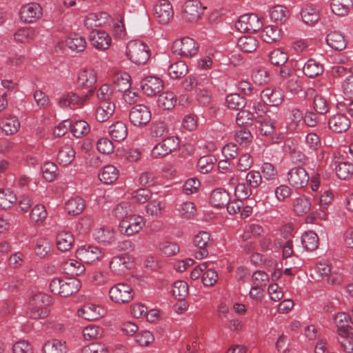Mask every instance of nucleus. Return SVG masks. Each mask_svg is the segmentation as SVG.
<instances>
[{
  "instance_id": "obj_1",
  "label": "nucleus",
  "mask_w": 353,
  "mask_h": 353,
  "mask_svg": "<svg viewBox=\"0 0 353 353\" xmlns=\"http://www.w3.org/2000/svg\"><path fill=\"white\" fill-rule=\"evenodd\" d=\"M52 303V297L45 293L38 292L34 294L28 303L26 316L32 319L46 318L50 313L46 307Z\"/></svg>"
},
{
  "instance_id": "obj_2",
  "label": "nucleus",
  "mask_w": 353,
  "mask_h": 353,
  "mask_svg": "<svg viewBox=\"0 0 353 353\" xmlns=\"http://www.w3.org/2000/svg\"><path fill=\"white\" fill-rule=\"evenodd\" d=\"M126 54L134 63L143 65L150 59V50L149 47L141 41H130L127 46Z\"/></svg>"
},
{
  "instance_id": "obj_3",
  "label": "nucleus",
  "mask_w": 353,
  "mask_h": 353,
  "mask_svg": "<svg viewBox=\"0 0 353 353\" xmlns=\"http://www.w3.org/2000/svg\"><path fill=\"white\" fill-rule=\"evenodd\" d=\"M97 81V72L91 68H81L77 73V85L81 89L88 90L86 95L90 97L94 93Z\"/></svg>"
},
{
  "instance_id": "obj_4",
  "label": "nucleus",
  "mask_w": 353,
  "mask_h": 353,
  "mask_svg": "<svg viewBox=\"0 0 353 353\" xmlns=\"http://www.w3.org/2000/svg\"><path fill=\"white\" fill-rule=\"evenodd\" d=\"M199 46L196 41L190 37H183L174 41L172 51L181 57L190 58L197 54Z\"/></svg>"
},
{
  "instance_id": "obj_5",
  "label": "nucleus",
  "mask_w": 353,
  "mask_h": 353,
  "mask_svg": "<svg viewBox=\"0 0 353 353\" xmlns=\"http://www.w3.org/2000/svg\"><path fill=\"white\" fill-rule=\"evenodd\" d=\"M110 299L118 304L129 303L134 296L132 288L127 283H119L109 290Z\"/></svg>"
},
{
  "instance_id": "obj_6",
  "label": "nucleus",
  "mask_w": 353,
  "mask_h": 353,
  "mask_svg": "<svg viewBox=\"0 0 353 353\" xmlns=\"http://www.w3.org/2000/svg\"><path fill=\"white\" fill-rule=\"evenodd\" d=\"M179 146V140L174 136L168 137L152 148L151 155L154 159L163 158L173 151L176 150Z\"/></svg>"
},
{
  "instance_id": "obj_7",
  "label": "nucleus",
  "mask_w": 353,
  "mask_h": 353,
  "mask_svg": "<svg viewBox=\"0 0 353 353\" xmlns=\"http://www.w3.org/2000/svg\"><path fill=\"white\" fill-rule=\"evenodd\" d=\"M204 9L200 1L187 0L182 7V18L188 22H196L203 15Z\"/></svg>"
},
{
  "instance_id": "obj_8",
  "label": "nucleus",
  "mask_w": 353,
  "mask_h": 353,
  "mask_svg": "<svg viewBox=\"0 0 353 353\" xmlns=\"http://www.w3.org/2000/svg\"><path fill=\"white\" fill-rule=\"evenodd\" d=\"M263 23L256 14L241 15L235 23V27L242 32H256L261 30Z\"/></svg>"
},
{
  "instance_id": "obj_9",
  "label": "nucleus",
  "mask_w": 353,
  "mask_h": 353,
  "mask_svg": "<svg viewBox=\"0 0 353 353\" xmlns=\"http://www.w3.org/2000/svg\"><path fill=\"white\" fill-rule=\"evenodd\" d=\"M130 123L137 127L146 125L151 120V112L148 106L137 104L133 106L129 112Z\"/></svg>"
},
{
  "instance_id": "obj_10",
  "label": "nucleus",
  "mask_w": 353,
  "mask_h": 353,
  "mask_svg": "<svg viewBox=\"0 0 353 353\" xmlns=\"http://www.w3.org/2000/svg\"><path fill=\"white\" fill-rule=\"evenodd\" d=\"M288 181L294 188H303L308 184L310 176L305 168L301 166L291 168L288 174Z\"/></svg>"
},
{
  "instance_id": "obj_11",
  "label": "nucleus",
  "mask_w": 353,
  "mask_h": 353,
  "mask_svg": "<svg viewBox=\"0 0 353 353\" xmlns=\"http://www.w3.org/2000/svg\"><path fill=\"white\" fill-rule=\"evenodd\" d=\"M194 245L198 249L194 251V256L196 259H202L208 255V248L211 245L210 234L205 231H201L195 235Z\"/></svg>"
},
{
  "instance_id": "obj_12",
  "label": "nucleus",
  "mask_w": 353,
  "mask_h": 353,
  "mask_svg": "<svg viewBox=\"0 0 353 353\" xmlns=\"http://www.w3.org/2000/svg\"><path fill=\"white\" fill-rule=\"evenodd\" d=\"M174 12L168 0H160L154 6V16L161 24H167L173 17Z\"/></svg>"
},
{
  "instance_id": "obj_13",
  "label": "nucleus",
  "mask_w": 353,
  "mask_h": 353,
  "mask_svg": "<svg viewBox=\"0 0 353 353\" xmlns=\"http://www.w3.org/2000/svg\"><path fill=\"white\" fill-rule=\"evenodd\" d=\"M81 261L91 264L99 261L103 256L100 248L92 245H84L79 248L76 252Z\"/></svg>"
},
{
  "instance_id": "obj_14",
  "label": "nucleus",
  "mask_w": 353,
  "mask_h": 353,
  "mask_svg": "<svg viewBox=\"0 0 353 353\" xmlns=\"http://www.w3.org/2000/svg\"><path fill=\"white\" fill-rule=\"evenodd\" d=\"M143 218L137 215H130L120 222L119 228L121 232L128 236L138 233L143 227Z\"/></svg>"
},
{
  "instance_id": "obj_15",
  "label": "nucleus",
  "mask_w": 353,
  "mask_h": 353,
  "mask_svg": "<svg viewBox=\"0 0 353 353\" xmlns=\"http://www.w3.org/2000/svg\"><path fill=\"white\" fill-rule=\"evenodd\" d=\"M327 124L332 132L343 133L350 128L351 122L346 114L336 113L330 117Z\"/></svg>"
},
{
  "instance_id": "obj_16",
  "label": "nucleus",
  "mask_w": 353,
  "mask_h": 353,
  "mask_svg": "<svg viewBox=\"0 0 353 353\" xmlns=\"http://www.w3.org/2000/svg\"><path fill=\"white\" fill-rule=\"evenodd\" d=\"M134 261L127 254L114 256L110 262V270L116 274H123L134 267Z\"/></svg>"
},
{
  "instance_id": "obj_17",
  "label": "nucleus",
  "mask_w": 353,
  "mask_h": 353,
  "mask_svg": "<svg viewBox=\"0 0 353 353\" xmlns=\"http://www.w3.org/2000/svg\"><path fill=\"white\" fill-rule=\"evenodd\" d=\"M141 87L144 94L152 97L163 90V82L157 77L148 76L141 81Z\"/></svg>"
},
{
  "instance_id": "obj_18",
  "label": "nucleus",
  "mask_w": 353,
  "mask_h": 353,
  "mask_svg": "<svg viewBox=\"0 0 353 353\" xmlns=\"http://www.w3.org/2000/svg\"><path fill=\"white\" fill-rule=\"evenodd\" d=\"M21 19L26 23H32L42 15V9L37 3H30L23 6L19 11Z\"/></svg>"
},
{
  "instance_id": "obj_19",
  "label": "nucleus",
  "mask_w": 353,
  "mask_h": 353,
  "mask_svg": "<svg viewBox=\"0 0 353 353\" xmlns=\"http://www.w3.org/2000/svg\"><path fill=\"white\" fill-rule=\"evenodd\" d=\"M336 333L340 348L346 353L353 352V327L336 330Z\"/></svg>"
},
{
  "instance_id": "obj_20",
  "label": "nucleus",
  "mask_w": 353,
  "mask_h": 353,
  "mask_svg": "<svg viewBox=\"0 0 353 353\" xmlns=\"http://www.w3.org/2000/svg\"><path fill=\"white\" fill-rule=\"evenodd\" d=\"M79 316L88 321H97L104 315V310L97 305L88 303L77 310Z\"/></svg>"
},
{
  "instance_id": "obj_21",
  "label": "nucleus",
  "mask_w": 353,
  "mask_h": 353,
  "mask_svg": "<svg viewBox=\"0 0 353 353\" xmlns=\"http://www.w3.org/2000/svg\"><path fill=\"white\" fill-rule=\"evenodd\" d=\"M88 95L85 94L79 96L77 94L70 92L63 94L59 99V104L63 108H75L83 105L88 99Z\"/></svg>"
},
{
  "instance_id": "obj_22",
  "label": "nucleus",
  "mask_w": 353,
  "mask_h": 353,
  "mask_svg": "<svg viewBox=\"0 0 353 353\" xmlns=\"http://www.w3.org/2000/svg\"><path fill=\"white\" fill-rule=\"evenodd\" d=\"M261 98L266 105L277 106L283 102L284 94L279 88H266L262 90Z\"/></svg>"
},
{
  "instance_id": "obj_23",
  "label": "nucleus",
  "mask_w": 353,
  "mask_h": 353,
  "mask_svg": "<svg viewBox=\"0 0 353 353\" xmlns=\"http://www.w3.org/2000/svg\"><path fill=\"white\" fill-rule=\"evenodd\" d=\"M285 152L290 155L295 163L304 164L307 161L305 154L301 151L299 145L293 140H288L284 146Z\"/></svg>"
},
{
  "instance_id": "obj_24",
  "label": "nucleus",
  "mask_w": 353,
  "mask_h": 353,
  "mask_svg": "<svg viewBox=\"0 0 353 353\" xmlns=\"http://www.w3.org/2000/svg\"><path fill=\"white\" fill-rule=\"evenodd\" d=\"M91 43L97 49H107L111 42V38L107 32L101 30H93L90 36Z\"/></svg>"
},
{
  "instance_id": "obj_25",
  "label": "nucleus",
  "mask_w": 353,
  "mask_h": 353,
  "mask_svg": "<svg viewBox=\"0 0 353 353\" xmlns=\"http://www.w3.org/2000/svg\"><path fill=\"white\" fill-rule=\"evenodd\" d=\"M290 112L288 121L287 122V129L289 132H298L300 128V124L303 119V114L297 107L289 108Z\"/></svg>"
},
{
  "instance_id": "obj_26",
  "label": "nucleus",
  "mask_w": 353,
  "mask_h": 353,
  "mask_svg": "<svg viewBox=\"0 0 353 353\" xmlns=\"http://www.w3.org/2000/svg\"><path fill=\"white\" fill-rule=\"evenodd\" d=\"M74 242V236L69 231H60L57 235L56 244L58 250L61 252L69 251Z\"/></svg>"
},
{
  "instance_id": "obj_27",
  "label": "nucleus",
  "mask_w": 353,
  "mask_h": 353,
  "mask_svg": "<svg viewBox=\"0 0 353 353\" xmlns=\"http://www.w3.org/2000/svg\"><path fill=\"white\" fill-rule=\"evenodd\" d=\"M230 200L229 193L223 189L217 188L211 193L210 203L215 208H221L226 206Z\"/></svg>"
},
{
  "instance_id": "obj_28",
  "label": "nucleus",
  "mask_w": 353,
  "mask_h": 353,
  "mask_svg": "<svg viewBox=\"0 0 353 353\" xmlns=\"http://www.w3.org/2000/svg\"><path fill=\"white\" fill-rule=\"evenodd\" d=\"M115 105L113 101L99 102V106L96 111V119L99 122L107 121L114 112Z\"/></svg>"
},
{
  "instance_id": "obj_29",
  "label": "nucleus",
  "mask_w": 353,
  "mask_h": 353,
  "mask_svg": "<svg viewBox=\"0 0 353 353\" xmlns=\"http://www.w3.org/2000/svg\"><path fill=\"white\" fill-rule=\"evenodd\" d=\"M206 84H211V80L206 75H189L183 81V86L188 91L197 89L199 86L202 87Z\"/></svg>"
},
{
  "instance_id": "obj_30",
  "label": "nucleus",
  "mask_w": 353,
  "mask_h": 353,
  "mask_svg": "<svg viewBox=\"0 0 353 353\" xmlns=\"http://www.w3.org/2000/svg\"><path fill=\"white\" fill-rule=\"evenodd\" d=\"M75 151L70 144H65L61 146L57 154V161L60 165L66 166L70 165L75 157Z\"/></svg>"
},
{
  "instance_id": "obj_31",
  "label": "nucleus",
  "mask_w": 353,
  "mask_h": 353,
  "mask_svg": "<svg viewBox=\"0 0 353 353\" xmlns=\"http://www.w3.org/2000/svg\"><path fill=\"white\" fill-rule=\"evenodd\" d=\"M353 7V0H331L330 8L332 12L338 16L347 15Z\"/></svg>"
},
{
  "instance_id": "obj_32",
  "label": "nucleus",
  "mask_w": 353,
  "mask_h": 353,
  "mask_svg": "<svg viewBox=\"0 0 353 353\" xmlns=\"http://www.w3.org/2000/svg\"><path fill=\"white\" fill-rule=\"evenodd\" d=\"M85 208V202L80 196L70 199L65 202V208L68 214L77 216L80 214Z\"/></svg>"
},
{
  "instance_id": "obj_33",
  "label": "nucleus",
  "mask_w": 353,
  "mask_h": 353,
  "mask_svg": "<svg viewBox=\"0 0 353 353\" xmlns=\"http://www.w3.org/2000/svg\"><path fill=\"white\" fill-rule=\"evenodd\" d=\"M301 15L303 21L308 26H313L319 20V12L312 4L305 5L301 10Z\"/></svg>"
},
{
  "instance_id": "obj_34",
  "label": "nucleus",
  "mask_w": 353,
  "mask_h": 353,
  "mask_svg": "<svg viewBox=\"0 0 353 353\" xmlns=\"http://www.w3.org/2000/svg\"><path fill=\"white\" fill-rule=\"evenodd\" d=\"M109 134L117 142L123 141L128 135L126 125L122 121H117L109 127Z\"/></svg>"
},
{
  "instance_id": "obj_35",
  "label": "nucleus",
  "mask_w": 353,
  "mask_h": 353,
  "mask_svg": "<svg viewBox=\"0 0 353 353\" xmlns=\"http://www.w3.org/2000/svg\"><path fill=\"white\" fill-rule=\"evenodd\" d=\"M326 42L329 46L336 50H343L347 43L344 36L337 31L330 32L326 37Z\"/></svg>"
},
{
  "instance_id": "obj_36",
  "label": "nucleus",
  "mask_w": 353,
  "mask_h": 353,
  "mask_svg": "<svg viewBox=\"0 0 353 353\" xmlns=\"http://www.w3.org/2000/svg\"><path fill=\"white\" fill-rule=\"evenodd\" d=\"M323 66L313 59H309L303 68V72L308 78L316 77L323 72Z\"/></svg>"
},
{
  "instance_id": "obj_37",
  "label": "nucleus",
  "mask_w": 353,
  "mask_h": 353,
  "mask_svg": "<svg viewBox=\"0 0 353 353\" xmlns=\"http://www.w3.org/2000/svg\"><path fill=\"white\" fill-rule=\"evenodd\" d=\"M131 77L127 72H117L112 78L114 86L119 92L127 91L131 86Z\"/></svg>"
},
{
  "instance_id": "obj_38",
  "label": "nucleus",
  "mask_w": 353,
  "mask_h": 353,
  "mask_svg": "<svg viewBox=\"0 0 353 353\" xmlns=\"http://www.w3.org/2000/svg\"><path fill=\"white\" fill-rule=\"evenodd\" d=\"M67 46L73 52H81L86 48V41L84 37L74 34L70 35L65 40Z\"/></svg>"
},
{
  "instance_id": "obj_39",
  "label": "nucleus",
  "mask_w": 353,
  "mask_h": 353,
  "mask_svg": "<svg viewBox=\"0 0 353 353\" xmlns=\"http://www.w3.org/2000/svg\"><path fill=\"white\" fill-rule=\"evenodd\" d=\"M119 176V170L112 165H108L103 168L99 174V180L105 184H111L114 182Z\"/></svg>"
},
{
  "instance_id": "obj_40",
  "label": "nucleus",
  "mask_w": 353,
  "mask_h": 353,
  "mask_svg": "<svg viewBox=\"0 0 353 353\" xmlns=\"http://www.w3.org/2000/svg\"><path fill=\"white\" fill-rule=\"evenodd\" d=\"M81 288V282L75 278H70L63 281L61 288L62 297H68L77 293Z\"/></svg>"
},
{
  "instance_id": "obj_41",
  "label": "nucleus",
  "mask_w": 353,
  "mask_h": 353,
  "mask_svg": "<svg viewBox=\"0 0 353 353\" xmlns=\"http://www.w3.org/2000/svg\"><path fill=\"white\" fill-rule=\"evenodd\" d=\"M63 268L66 274L71 276H80L84 273V265L74 259H69L63 263Z\"/></svg>"
},
{
  "instance_id": "obj_42",
  "label": "nucleus",
  "mask_w": 353,
  "mask_h": 353,
  "mask_svg": "<svg viewBox=\"0 0 353 353\" xmlns=\"http://www.w3.org/2000/svg\"><path fill=\"white\" fill-rule=\"evenodd\" d=\"M188 72L187 64L183 61H176L168 68V74L173 79L184 77Z\"/></svg>"
},
{
  "instance_id": "obj_43",
  "label": "nucleus",
  "mask_w": 353,
  "mask_h": 353,
  "mask_svg": "<svg viewBox=\"0 0 353 353\" xmlns=\"http://www.w3.org/2000/svg\"><path fill=\"white\" fill-rule=\"evenodd\" d=\"M292 205L294 212L298 216H302L310 211L311 203L308 198L305 196H301L293 200Z\"/></svg>"
},
{
  "instance_id": "obj_44",
  "label": "nucleus",
  "mask_w": 353,
  "mask_h": 353,
  "mask_svg": "<svg viewBox=\"0 0 353 353\" xmlns=\"http://www.w3.org/2000/svg\"><path fill=\"white\" fill-rule=\"evenodd\" d=\"M301 243L305 250L308 251H314L319 246V236L313 231H307L304 232L301 236Z\"/></svg>"
},
{
  "instance_id": "obj_45",
  "label": "nucleus",
  "mask_w": 353,
  "mask_h": 353,
  "mask_svg": "<svg viewBox=\"0 0 353 353\" xmlns=\"http://www.w3.org/2000/svg\"><path fill=\"white\" fill-rule=\"evenodd\" d=\"M237 46L241 51L251 53L256 50L258 41L253 37L244 36L239 39Z\"/></svg>"
},
{
  "instance_id": "obj_46",
  "label": "nucleus",
  "mask_w": 353,
  "mask_h": 353,
  "mask_svg": "<svg viewBox=\"0 0 353 353\" xmlns=\"http://www.w3.org/2000/svg\"><path fill=\"white\" fill-rule=\"evenodd\" d=\"M43 351L44 353H66L65 342L58 339L48 341L43 346Z\"/></svg>"
},
{
  "instance_id": "obj_47",
  "label": "nucleus",
  "mask_w": 353,
  "mask_h": 353,
  "mask_svg": "<svg viewBox=\"0 0 353 353\" xmlns=\"http://www.w3.org/2000/svg\"><path fill=\"white\" fill-rule=\"evenodd\" d=\"M256 121L259 123L258 127L259 134L262 136H271L275 130V123L269 117L259 119Z\"/></svg>"
},
{
  "instance_id": "obj_48",
  "label": "nucleus",
  "mask_w": 353,
  "mask_h": 353,
  "mask_svg": "<svg viewBox=\"0 0 353 353\" xmlns=\"http://www.w3.org/2000/svg\"><path fill=\"white\" fill-rule=\"evenodd\" d=\"M176 97L172 92H165L158 97V105L163 110H170L174 107L176 103Z\"/></svg>"
},
{
  "instance_id": "obj_49",
  "label": "nucleus",
  "mask_w": 353,
  "mask_h": 353,
  "mask_svg": "<svg viewBox=\"0 0 353 353\" xmlns=\"http://www.w3.org/2000/svg\"><path fill=\"white\" fill-rule=\"evenodd\" d=\"M17 201V196L9 188L0 190V207L9 209Z\"/></svg>"
},
{
  "instance_id": "obj_50",
  "label": "nucleus",
  "mask_w": 353,
  "mask_h": 353,
  "mask_svg": "<svg viewBox=\"0 0 353 353\" xmlns=\"http://www.w3.org/2000/svg\"><path fill=\"white\" fill-rule=\"evenodd\" d=\"M70 130L74 137L81 138L89 133L90 128L85 121L79 120L74 123L71 121Z\"/></svg>"
},
{
  "instance_id": "obj_51",
  "label": "nucleus",
  "mask_w": 353,
  "mask_h": 353,
  "mask_svg": "<svg viewBox=\"0 0 353 353\" xmlns=\"http://www.w3.org/2000/svg\"><path fill=\"white\" fill-rule=\"evenodd\" d=\"M336 174L340 179L345 180L353 174V164L348 162H335Z\"/></svg>"
},
{
  "instance_id": "obj_52",
  "label": "nucleus",
  "mask_w": 353,
  "mask_h": 353,
  "mask_svg": "<svg viewBox=\"0 0 353 353\" xmlns=\"http://www.w3.org/2000/svg\"><path fill=\"white\" fill-rule=\"evenodd\" d=\"M169 129L168 125L161 121L153 123L150 127V134L152 137L163 139L168 136Z\"/></svg>"
},
{
  "instance_id": "obj_53",
  "label": "nucleus",
  "mask_w": 353,
  "mask_h": 353,
  "mask_svg": "<svg viewBox=\"0 0 353 353\" xmlns=\"http://www.w3.org/2000/svg\"><path fill=\"white\" fill-rule=\"evenodd\" d=\"M216 161L213 155H206L201 157L197 161L198 170L202 174H207L210 172Z\"/></svg>"
},
{
  "instance_id": "obj_54",
  "label": "nucleus",
  "mask_w": 353,
  "mask_h": 353,
  "mask_svg": "<svg viewBox=\"0 0 353 353\" xmlns=\"http://www.w3.org/2000/svg\"><path fill=\"white\" fill-rule=\"evenodd\" d=\"M20 127V123L17 117L5 118L1 121V129L6 134L16 133Z\"/></svg>"
},
{
  "instance_id": "obj_55",
  "label": "nucleus",
  "mask_w": 353,
  "mask_h": 353,
  "mask_svg": "<svg viewBox=\"0 0 353 353\" xmlns=\"http://www.w3.org/2000/svg\"><path fill=\"white\" fill-rule=\"evenodd\" d=\"M94 235L95 239L104 245L110 244L114 240V232L110 228L97 229Z\"/></svg>"
},
{
  "instance_id": "obj_56",
  "label": "nucleus",
  "mask_w": 353,
  "mask_h": 353,
  "mask_svg": "<svg viewBox=\"0 0 353 353\" xmlns=\"http://www.w3.org/2000/svg\"><path fill=\"white\" fill-rule=\"evenodd\" d=\"M279 36V30L274 26H268L265 27L261 33L262 39L268 43L277 41Z\"/></svg>"
},
{
  "instance_id": "obj_57",
  "label": "nucleus",
  "mask_w": 353,
  "mask_h": 353,
  "mask_svg": "<svg viewBox=\"0 0 353 353\" xmlns=\"http://www.w3.org/2000/svg\"><path fill=\"white\" fill-rule=\"evenodd\" d=\"M227 106L232 110H241L245 105V99L239 94H230L226 97Z\"/></svg>"
},
{
  "instance_id": "obj_58",
  "label": "nucleus",
  "mask_w": 353,
  "mask_h": 353,
  "mask_svg": "<svg viewBox=\"0 0 353 353\" xmlns=\"http://www.w3.org/2000/svg\"><path fill=\"white\" fill-rule=\"evenodd\" d=\"M172 295L179 300H184L188 294V285L183 281H176L173 283Z\"/></svg>"
},
{
  "instance_id": "obj_59",
  "label": "nucleus",
  "mask_w": 353,
  "mask_h": 353,
  "mask_svg": "<svg viewBox=\"0 0 353 353\" xmlns=\"http://www.w3.org/2000/svg\"><path fill=\"white\" fill-rule=\"evenodd\" d=\"M52 250L51 242L46 239L40 238L37 239L34 251L36 254L40 258L46 257Z\"/></svg>"
},
{
  "instance_id": "obj_60",
  "label": "nucleus",
  "mask_w": 353,
  "mask_h": 353,
  "mask_svg": "<svg viewBox=\"0 0 353 353\" xmlns=\"http://www.w3.org/2000/svg\"><path fill=\"white\" fill-rule=\"evenodd\" d=\"M254 119H256L254 113L242 108L236 115V121L239 126H248L252 125Z\"/></svg>"
},
{
  "instance_id": "obj_61",
  "label": "nucleus",
  "mask_w": 353,
  "mask_h": 353,
  "mask_svg": "<svg viewBox=\"0 0 353 353\" xmlns=\"http://www.w3.org/2000/svg\"><path fill=\"white\" fill-rule=\"evenodd\" d=\"M211 84H206L202 87L199 86L196 90V99L202 105L209 104L212 100V92L210 90Z\"/></svg>"
},
{
  "instance_id": "obj_62",
  "label": "nucleus",
  "mask_w": 353,
  "mask_h": 353,
  "mask_svg": "<svg viewBox=\"0 0 353 353\" xmlns=\"http://www.w3.org/2000/svg\"><path fill=\"white\" fill-rule=\"evenodd\" d=\"M269 57L272 64L277 66H282L288 60V55L287 52L279 48L272 50L270 52Z\"/></svg>"
},
{
  "instance_id": "obj_63",
  "label": "nucleus",
  "mask_w": 353,
  "mask_h": 353,
  "mask_svg": "<svg viewBox=\"0 0 353 353\" xmlns=\"http://www.w3.org/2000/svg\"><path fill=\"white\" fill-rule=\"evenodd\" d=\"M34 31L32 28H23L18 30L14 34V40L20 43H27L33 39Z\"/></svg>"
},
{
  "instance_id": "obj_64",
  "label": "nucleus",
  "mask_w": 353,
  "mask_h": 353,
  "mask_svg": "<svg viewBox=\"0 0 353 353\" xmlns=\"http://www.w3.org/2000/svg\"><path fill=\"white\" fill-rule=\"evenodd\" d=\"M48 215L46 207L43 205H36L30 213V219L37 224L43 222Z\"/></svg>"
}]
</instances>
